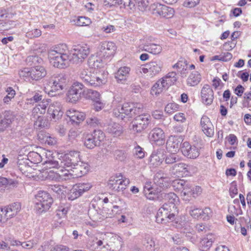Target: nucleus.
I'll return each instance as SVG.
<instances>
[{
    "label": "nucleus",
    "mask_w": 251,
    "mask_h": 251,
    "mask_svg": "<svg viewBox=\"0 0 251 251\" xmlns=\"http://www.w3.org/2000/svg\"><path fill=\"white\" fill-rule=\"evenodd\" d=\"M37 119L35 121L34 125L39 128L48 127L49 126L48 121L41 115L36 116Z\"/></svg>",
    "instance_id": "obj_42"
},
{
    "label": "nucleus",
    "mask_w": 251,
    "mask_h": 251,
    "mask_svg": "<svg viewBox=\"0 0 251 251\" xmlns=\"http://www.w3.org/2000/svg\"><path fill=\"white\" fill-rule=\"evenodd\" d=\"M200 124L202 131L207 136L211 137L214 135V126L208 117L203 116Z\"/></svg>",
    "instance_id": "obj_22"
},
{
    "label": "nucleus",
    "mask_w": 251,
    "mask_h": 251,
    "mask_svg": "<svg viewBox=\"0 0 251 251\" xmlns=\"http://www.w3.org/2000/svg\"><path fill=\"white\" fill-rule=\"evenodd\" d=\"M130 71V68L127 66L119 68L114 74L116 81L119 83H125L129 76Z\"/></svg>",
    "instance_id": "obj_21"
},
{
    "label": "nucleus",
    "mask_w": 251,
    "mask_h": 251,
    "mask_svg": "<svg viewBox=\"0 0 251 251\" xmlns=\"http://www.w3.org/2000/svg\"><path fill=\"white\" fill-rule=\"evenodd\" d=\"M43 175L46 179L50 180L58 181L61 179L60 173L57 172H55L53 170H50L44 172Z\"/></svg>",
    "instance_id": "obj_37"
},
{
    "label": "nucleus",
    "mask_w": 251,
    "mask_h": 251,
    "mask_svg": "<svg viewBox=\"0 0 251 251\" xmlns=\"http://www.w3.org/2000/svg\"><path fill=\"white\" fill-rule=\"evenodd\" d=\"M164 159L162 153L159 151H153L150 156V164L154 167L160 165Z\"/></svg>",
    "instance_id": "obj_34"
},
{
    "label": "nucleus",
    "mask_w": 251,
    "mask_h": 251,
    "mask_svg": "<svg viewBox=\"0 0 251 251\" xmlns=\"http://www.w3.org/2000/svg\"><path fill=\"white\" fill-rule=\"evenodd\" d=\"M201 80V75L198 72H192L187 79V84L190 86L197 85Z\"/></svg>",
    "instance_id": "obj_35"
},
{
    "label": "nucleus",
    "mask_w": 251,
    "mask_h": 251,
    "mask_svg": "<svg viewBox=\"0 0 251 251\" xmlns=\"http://www.w3.org/2000/svg\"><path fill=\"white\" fill-rule=\"evenodd\" d=\"M28 163V161L25 157V154H19L17 165L19 169L23 174H28L31 171V168Z\"/></svg>",
    "instance_id": "obj_25"
},
{
    "label": "nucleus",
    "mask_w": 251,
    "mask_h": 251,
    "mask_svg": "<svg viewBox=\"0 0 251 251\" xmlns=\"http://www.w3.org/2000/svg\"><path fill=\"white\" fill-rule=\"evenodd\" d=\"M89 170V165L87 163L80 161L75 164V165L72 168V176H75V178L81 177L86 174Z\"/></svg>",
    "instance_id": "obj_19"
},
{
    "label": "nucleus",
    "mask_w": 251,
    "mask_h": 251,
    "mask_svg": "<svg viewBox=\"0 0 251 251\" xmlns=\"http://www.w3.org/2000/svg\"><path fill=\"white\" fill-rule=\"evenodd\" d=\"M181 151L184 156L189 158H196L200 155L199 149L195 146H192L187 142L182 143Z\"/></svg>",
    "instance_id": "obj_17"
},
{
    "label": "nucleus",
    "mask_w": 251,
    "mask_h": 251,
    "mask_svg": "<svg viewBox=\"0 0 251 251\" xmlns=\"http://www.w3.org/2000/svg\"><path fill=\"white\" fill-rule=\"evenodd\" d=\"M179 105L175 102L168 103L165 107V111L169 114H172L178 110Z\"/></svg>",
    "instance_id": "obj_48"
},
{
    "label": "nucleus",
    "mask_w": 251,
    "mask_h": 251,
    "mask_svg": "<svg viewBox=\"0 0 251 251\" xmlns=\"http://www.w3.org/2000/svg\"><path fill=\"white\" fill-rule=\"evenodd\" d=\"M41 35V31L38 29H34L26 33V36L32 38L38 37Z\"/></svg>",
    "instance_id": "obj_63"
},
{
    "label": "nucleus",
    "mask_w": 251,
    "mask_h": 251,
    "mask_svg": "<svg viewBox=\"0 0 251 251\" xmlns=\"http://www.w3.org/2000/svg\"><path fill=\"white\" fill-rule=\"evenodd\" d=\"M142 243L147 251H155V243L152 238L150 237L145 238L142 240Z\"/></svg>",
    "instance_id": "obj_40"
},
{
    "label": "nucleus",
    "mask_w": 251,
    "mask_h": 251,
    "mask_svg": "<svg viewBox=\"0 0 251 251\" xmlns=\"http://www.w3.org/2000/svg\"><path fill=\"white\" fill-rule=\"evenodd\" d=\"M21 77L28 80L37 81L44 77L47 75L45 68L41 65L33 66L30 68H25L19 72Z\"/></svg>",
    "instance_id": "obj_4"
},
{
    "label": "nucleus",
    "mask_w": 251,
    "mask_h": 251,
    "mask_svg": "<svg viewBox=\"0 0 251 251\" xmlns=\"http://www.w3.org/2000/svg\"><path fill=\"white\" fill-rule=\"evenodd\" d=\"M100 75L97 72H92L88 69H85L81 71L79 75L86 85L97 87L104 84L106 81L103 76L101 77Z\"/></svg>",
    "instance_id": "obj_5"
},
{
    "label": "nucleus",
    "mask_w": 251,
    "mask_h": 251,
    "mask_svg": "<svg viewBox=\"0 0 251 251\" xmlns=\"http://www.w3.org/2000/svg\"><path fill=\"white\" fill-rule=\"evenodd\" d=\"M174 119L176 122L181 123H185L186 121V117L185 114L180 112L176 114L174 116Z\"/></svg>",
    "instance_id": "obj_62"
},
{
    "label": "nucleus",
    "mask_w": 251,
    "mask_h": 251,
    "mask_svg": "<svg viewBox=\"0 0 251 251\" xmlns=\"http://www.w3.org/2000/svg\"><path fill=\"white\" fill-rule=\"evenodd\" d=\"M91 23L90 19L85 17H80L78 18L76 24L78 26L88 25Z\"/></svg>",
    "instance_id": "obj_58"
},
{
    "label": "nucleus",
    "mask_w": 251,
    "mask_h": 251,
    "mask_svg": "<svg viewBox=\"0 0 251 251\" xmlns=\"http://www.w3.org/2000/svg\"><path fill=\"white\" fill-rule=\"evenodd\" d=\"M43 59L36 55H30L26 59V62L30 66H37V64H41L43 62Z\"/></svg>",
    "instance_id": "obj_46"
},
{
    "label": "nucleus",
    "mask_w": 251,
    "mask_h": 251,
    "mask_svg": "<svg viewBox=\"0 0 251 251\" xmlns=\"http://www.w3.org/2000/svg\"><path fill=\"white\" fill-rule=\"evenodd\" d=\"M88 214L90 218L93 221H98L102 219L101 215L94 208H90L88 210Z\"/></svg>",
    "instance_id": "obj_50"
},
{
    "label": "nucleus",
    "mask_w": 251,
    "mask_h": 251,
    "mask_svg": "<svg viewBox=\"0 0 251 251\" xmlns=\"http://www.w3.org/2000/svg\"><path fill=\"white\" fill-rule=\"evenodd\" d=\"M106 131L114 136H119L123 133L122 126L114 122L109 123L105 129Z\"/></svg>",
    "instance_id": "obj_29"
},
{
    "label": "nucleus",
    "mask_w": 251,
    "mask_h": 251,
    "mask_svg": "<svg viewBox=\"0 0 251 251\" xmlns=\"http://www.w3.org/2000/svg\"><path fill=\"white\" fill-rule=\"evenodd\" d=\"M116 50L115 44L112 42L104 41L100 43L97 48V55L99 57L100 60L94 58V66L99 67V64L102 61V59L109 58L113 56Z\"/></svg>",
    "instance_id": "obj_2"
},
{
    "label": "nucleus",
    "mask_w": 251,
    "mask_h": 251,
    "mask_svg": "<svg viewBox=\"0 0 251 251\" xmlns=\"http://www.w3.org/2000/svg\"><path fill=\"white\" fill-rule=\"evenodd\" d=\"M190 166L183 163L175 164L172 167L173 173L179 176H187L190 174Z\"/></svg>",
    "instance_id": "obj_24"
},
{
    "label": "nucleus",
    "mask_w": 251,
    "mask_h": 251,
    "mask_svg": "<svg viewBox=\"0 0 251 251\" xmlns=\"http://www.w3.org/2000/svg\"><path fill=\"white\" fill-rule=\"evenodd\" d=\"M45 165H46V167L50 169L54 168L59 169L60 168V161H58L53 159H51L49 158L45 162Z\"/></svg>",
    "instance_id": "obj_52"
},
{
    "label": "nucleus",
    "mask_w": 251,
    "mask_h": 251,
    "mask_svg": "<svg viewBox=\"0 0 251 251\" xmlns=\"http://www.w3.org/2000/svg\"><path fill=\"white\" fill-rule=\"evenodd\" d=\"M15 116L10 111H5L4 113V118L0 122V126L1 129L7 127L14 121Z\"/></svg>",
    "instance_id": "obj_32"
},
{
    "label": "nucleus",
    "mask_w": 251,
    "mask_h": 251,
    "mask_svg": "<svg viewBox=\"0 0 251 251\" xmlns=\"http://www.w3.org/2000/svg\"><path fill=\"white\" fill-rule=\"evenodd\" d=\"M50 64L54 67L63 69L72 62L70 51L66 44H59L51 50L49 53Z\"/></svg>",
    "instance_id": "obj_1"
},
{
    "label": "nucleus",
    "mask_w": 251,
    "mask_h": 251,
    "mask_svg": "<svg viewBox=\"0 0 251 251\" xmlns=\"http://www.w3.org/2000/svg\"><path fill=\"white\" fill-rule=\"evenodd\" d=\"M80 160L79 152L72 151L64 155L61 159H59L60 168H70L72 169L75 164Z\"/></svg>",
    "instance_id": "obj_13"
},
{
    "label": "nucleus",
    "mask_w": 251,
    "mask_h": 251,
    "mask_svg": "<svg viewBox=\"0 0 251 251\" xmlns=\"http://www.w3.org/2000/svg\"><path fill=\"white\" fill-rule=\"evenodd\" d=\"M165 78L160 79L153 85L151 92L152 95L158 96L171 85V82Z\"/></svg>",
    "instance_id": "obj_18"
},
{
    "label": "nucleus",
    "mask_w": 251,
    "mask_h": 251,
    "mask_svg": "<svg viewBox=\"0 0 251 251\" xmlns=\"http://www.w3.org/2000/svg\"><path fill=\"white\" fill-rule=\"evenodd\" d=\"M38 244V241L36 239L30 240L26 242H22L21 247L23 249H31L35 247Z\"/></svg>",
    "instance_id": "obj_54"
},
{
    "label": "nucleus",
    "mask_w": 251,
    "mask_h": 251,
    "mask_svg": "<svg viewBox=\"0 0 251 251\" xmlns=\"http://www.w3.org/2000/svg\"><path fill=\"white\" fill-rule=\"evenodd\" d=\"M174 13L175 11L173 8L163 4L160 17L169 19L173 17Z\"/></svg>",
    "instance_id": "obj_41"
},
{
    "label": "nucleus",
    "mask_w": 251,
    "mask_h": 251,
    "mask_svg": "<svg viewBox=\"0 0 251 251\" xmlns=\"http://www.w3.org/2000/svg\"><path fill=\"white\" fill-rule=\"evenodd\" d=\"M150 75L153 76L160 73L163 67V63L160 60H152L148 63Z\"/></svg>",
    "instance_id": "obj_27"
},
{
    "label": "nucleus",
    "mask_w": 251,
    "mask_h": 251,
    "mask_svg": "<svg viewBox=\"0 0 251 251\" xmlns=\"http://www.w3.org/2000/svg\"><path fill=\"white\" fill-rule=\"evenodd\" d=\"M182 138L174 137L167 142V149L171 152H177L181 147Z\"/></svg>",
    "instance_id": "obj_28"
},
{
    "label": "nucleus",
    "mask_w": 251,
    "mask_h": 251,
    "mask_svg": "<svg viewBox=\"0 0 251 251\" xmlns=\"http://www.w3.org/2000/svg\"><path fill=\"white\" fill-rule=\"evenodd\" d=\"M114 157L117 160L124 161L127 157V153L125 151L116 150L114 151Z\"/></svg>",
    "instance_id": "obj_49"
},
{
    "label": "nucleus",
    "mask_w": 251,
    "mask_h": 251,
    "mask_svg": "<svg viewBox=\"0 0 251 251\" xmlns=\"http://www.w3.org/2000/svg\"><path fill=\"white\" fill-rule=\"evenodd\" d=\"M163 4L159 3H154L150 6L151 13L156 16H160Z\"/></svg>",
    "instance_id": "obj_47"
},
{
    "label": "nucleus",
    "mask_w": 251,
    "mask_h": 251,
    "mask_svg": "<svg viewBox=\"0 0 251 251\" xmlns=\"http://www.w3.org/2000/svg\"><path fill=\"white\" fill-rule=\"evenodd\" d=\"M212 210L208 207H206L201 211V218L203 220H209L212 216Z\"/></svg>",
    "instance_id": "obj_55"
},
{
    "label": "nucleus",
    "mask_w": 251,
    "mask_h": 251,
    "mask_svg": "<svg viewBox=\"0 0 251 251\" xmlns=\"http://www.w3.org/2000/svg\"><path fill=\"white\" fill-rule=\"evenodd\" d=\"M72 62H82L90 53V49L87 45H77L74 47L70 52Z\"/></svg>",
    "instance_id": "obj_10"
},
{
    "label": "nucleus",
    "mask_w": 251,
    "mask_h": 251,
    "mask_svg": "<svg viewBox=\"0 0 251 251\" xmlns=\"http://www.w3.org/2000/svg\"><path fill=\"white\" fill-rule=\"evenodd\" d=\"M202 102L206 105H211L214 99V92L208 84H205L201 90Z\"/></svg>",
    "instance_id": "obj_20"
},
{
    "label": "nucleus",
    "mask_w": 251,
    "mask_h": 251,
    "mask_svg": "<svg viewBox=\"0 0 251 251\" xmlns=\"http://www.w3.org/2000/svg\"><path fill=\"white\" fill-rule=\"evenodd\" d=\"M143 112V105L139 103H125L119 110L122 119L125 117V115L129 118H132L137 115L141 114Z\"/></svg>",
    "instance_id": "obj_7"
},
{
    "label": "nucleus",
    "mask_w": 251,
    "mask_h": 251,
    "mask_svg": "<svg viewBox=\"0 0 251 251\" xmlns=\"http://www.w3.org/2000/svg\"><path fill=\"white\" fill-rule=\"evenodd\" d=\"M72 169H70V170L65 169V171H63V168H60L59 172H61V174H60L61 179L66 180L75 178V176L71 175L72 174Z\"/></svg>",
    "instance_id": "obj_53"
},
{
    "label": "nucleus",
    "mask_w": 251,
    "mask_h": 251,
    "mask_svg": "<svg viewBox=\"0 0 251 251\" xmlns=\"http://www.w3.org/2000/svg\"><path fill=\"white\" fill-rule=\"evenodd\" d=\"M61 104L59 102L55 101L51 103L48 109L47 114L50 118L54 121L59 120L63 115Z\"/></svg>",
    "instance_id": "obj_16"
},
{
    "label": "nucleus",
    "mask_w": 251,
    "mask_h": 251,
    "mask_svg": "<svg viewBox=\"0 0 251 251\" xmlns=\"http://www.w3.org/2000/svg\"><path fill=\"white\" fill-rule=\"evenodd\" d=\"M137 7L141 11H145L148 7V0H135Z\"/></svg>",
    "instance_id": "obj_57"
},
{
    "label": "nucleus",
    "mask_w": 251,
    "mask_h": 251,
    "mask_svg": "<svg viewBox=\"0 0 251 251\" xmlns=\"http://www.w3.org/2000/svg\"><path fill=\"white\" fill-rule=\"evenodd\" d=\"M160 196L162 199L166 201L165 203H168L171 208L176 210V204L178 203L179 199L176 194L173 192L166 193L160 192Z\"/></svg>",
    "instance_id": "obj_23"
},
{
    "label": "nucleus",
    "mask_w": 251,
    "mask_h": 251,
    "mask_svg": "<svg viewBox=\"0 0 251 251\" xmlns=\"http://www.w3.org/2000/svg\"><path fill=\"white\" fill-rule=\"evenodd\" d=\"M214 237L212 234L206 235V237L202 238L200 241L199 247L202 251H207L209 249L214 242Z\"/></svg>",
    "instance_id": "obj_30"
},
{
    "label": "nucleus",
    "mask_w": 251,
    "mask_h": 251,
    "mask_svg": "<svg viewBox=\"0 0 251 251\" xmlns=\"http://www.w3.org/2000/svg\"><path fill=\"white\" fill-rule=\"evenodd\" d=\"M201 209L198 208H191V209L189 210V214L194 218L196 219L200 217H201Z\"/></svg>",
    "instance_id": "obj_64"
},
{
    "label": "nucleus",
    "mask_w": 251,
    "mask_h": 251,
    "mask_svg": "<svg viewBox=\"0 0 251 251\" xmlns=\"http://www.w3.org/2000/svg\"><path fill=\"white\" fill-rule=\"evenodd\" d=\"M35 209L38 213L48 210L53 202L50 195L44 191H40L35 196Z\"/></svg>",
    "instance_id": "obj_3"
},
{
    "label": "nucleus",
    "mask_w": 251,
    "mask_h": 251,
    "mask_svg": "<svg viewBox=\"0 0 251 251\" xmlns=\"http://www.w3.org/2000/svg\"><path fill=\"white\" fill-rule=\"evenodd\" d=\"M186 182L183 179H175L172 182V186L174 190L180 192Z\"/></svg>",
    "instance_id": "obj_51"
},
{
    "label": "nucleus",
    "mask_w": 251,
    "mask_h": 251,
    "mask_svg": "<svg viewBox=\"0 0 251 251\" xmlns=\"http://www.w3.org/2000/svg\"><path fill=\"white\" fill-rule=\"evenodd\" d=\"M91 135L93 137L99 146L100 145V142L103 141L105 138L104 133L100 130H95Z\"/></svg>",
    "instance_id": "obj_45"
},
{
    "label": "nucleus",
    "mask_w": 251,
    "mask_h": 251,
    "mask_svg": "<svg viewBox=\"0 0 251 251\" xmlns=\"http://www.w3.org/2000/svg\"><path fill=\"white\" fill-rule=\"evenodd\" d=\"M84 145L88 149H93L96 146H99V145L91 134L86 135L84 141Z\"/></svg>",
    "instance_id": "obj_44"
},
{
    "label": "nucleus",
    "mask_w": 251,
    "mask_h": 251,
    "mask_svg": "<svg viewBox=\"0 0 251 251\" xmlns=\"http://www.w3.org/2000/svg\"><path fill=\"white\" fill-rule=\"evenodd\" d=\"M68 82V79L66 75L64 74H57L50 81V90L49 94L51 95L50 92L61 91L66 88Z\"/></svg>",
    "instance_id": "obj_11"
},
{
    "label": "nucleus",
    "mask_w": 251,
    "mask_h": 251,
    "mask_svg": "<svg viewBox=\"0 0 251 251\" xmlns=\"http://www.w3.org/2000/svg\"><path fill=\"white\" fill-rule=\"evenodd\" d=\"M84 85L77 81L74 82L67 94V97L69 102L75 103L81 98V94L82 92Z\"/></svg>",
    "instance_id": "obj_14"
},
{
    "label": "nucleus",
    "mask_w": 251,
    "mask_h": 251,
    "mask_svg": "<svg viewBox=\"0 0 251 251\" xmlns=\"http://www.w3.org/2000/svg\"><path fill=\"white\" fill-rule=\"evenodd\" d=\"M175 209L171 208L169 204L164 203L158 210L156 215V221L160 224H166L173 221L175 219L174 211Z\"/></svg>",
    "instance_id": "obj_6"
},
{
    "label": "nucleus",
    "mask_w": 251,
    "mask_h": 251,
    "mask_svg": "<svg viewBox=\"0 0 251 251\" xmlns=\"http://www.w3.org/2000/svg\"><path fill=\"white\" fill-rule=\"evenodd\" d=\"M174 68H176L180 73L181 76H186L185 71L187 70L188 67L186 61H179L173 66Z\"/></svg>",
    "instance_id": "obj_39"
},
{
    "label": "nucleus",
    "mask_w": 251,
    "mask_h": 251,
    "mask_svg": "<svg viewBox=\"0 0 251 251\" xmlns=\"http://www.w3.org/2000/svg\"><path fill=\"white\" fill-rule=\"evenodd\" d=\"M129 184V179L123 177L121 174H119L110 177L107 186L112 190L121 192L126 189Z\"/></svg>",
    "instance_id": "obj_8"
},
{
    "label": "nucleus",
    "mask_w": 251,
    "mask_h": 251,
    "mask_svg": "<svg viewBox=\"0 0 251 251\" xmlns=\"http://www.w3.org/2000/svg\"><path fill=\"white\" fill-rule=\"evenodd\" d=\"M21 205L20 203L16 202L5 206V216L7 219H10L15 217L20 211Z\"/></svg>",
    "instance_id": "obj_26"
},
{
    "label": "nucleus",
    "mask_w": 251,
    "mask_h": 251,
    "mask_svg": "<svg viewBox=\"0 0 251 251\" xmlns=\"http://www.w3.org/2000/svg\"><path fill=\"white\" fill-rule=\"evenodd\" d=\"M183 188L180 191L181 196L183 200L189 201L192 196V188L190 183L186 181Z\"/></svg>",
    "instance_id": "obj_33"
},
{
    "label": "nucleus",
    "mask_w": 251,
    "mask_h": 251,
    "mask_svg": "<svg viewBox=\"0 0 251 251\" xmlns=\"http://www.w3.org/2000/svg\"><path fill=\"white\" fill-rule=\"evenodd\" d=\"M144 50L153 54H158L162 50V47L158 44L146 43L143 46Z\"/></svg>",
    "instance_id": "obj_31"
},
{
    "label": "nucleus",
    "mask_w": 251,
    "mask_h": 251,
    "mask_svg": "<svg viewBox=\"0 0 251 251\" xmlns=\"http://www.w3.org/2000/svg\"><path fill=\"white\" fill-rule=\"evenodd\" d=\"M86 123L88 125L93 127H96L100 124L99 120L95 117H92L87 118Z\"/></svg>",
    "instance_id": "obj_61"
},
{
    "label": "nucleus",
    "mask_w": 251,
    "mask_h": 251,
    "mask_svg": "<svg viewBox=\"0 0 251 251\" xmlns=\"http://www.w3.org/2000/svg\"><path fill=\"white\" fill-rule=\"evenodd\" d=\"M49 189L58 195L63 194L64 192V187L60 185L55 184L50 185Z\"/></svg>",
    "instance_id": "obj_60"
},
{
    "label": "nucleus",
    "mask_w": 251,
    "mask_h": 251,
    "mask_svg": "<svg viewBox=\"0 0 251 251\" xmlns=\"http://www.w3.org/2000/svg\"><path fill=\"white\" fill-rule=\"evenodd\" d=\"M27 160L34 164H38L41 162L42 157L38 153L35 151H30L25 155Z\"/></svg>",
    "instance_id": "obj_38"
},
{
    "label": "nucleus",
    "mask_w": 251,
    "mask_h": 251,
    "mask_svg": "<svg viewBox=\"0 0 251 251\" xmlns=\"http://www.w3.org/2000/svg\"><path fill=\"white\" fill-rule=\"evenodd\" d=\"M92 187L89 183H78L73 186L68 194V198L73 201L81 196L83 193L88 191Z\"/></svg>",
    "instance_id": "obj_12"
},
{
    "label": "nucleus",
    "mask_w": 251,
    "mask_h": 251,
    "mask_svg": "<svg viewBox=\"0 0 251 251\" xmlns=\"http://www.w3.org/2000/svg\"><path fill=\"white\" fill-rule=\"evenodd\" d=\"M134 154L139 158H143L145 156L143 149L138 145L134 147L133 149Z\"/></svg>",
    "instance_id": "obj_59"
},
{
    "label": "nucleus",
    "mask_w": 251,
    "mask_h": 251,
    "mask_svg": "<svg viewBox=\"0 0 251 251\" xmlns=\"http://www.w3.org/2000/svg\"><path fill=\"white\" fill-rule=\"evenodd\" d=\"M149 139L152 143L162 145L165 143V136L163 130L159 127L153 128L149 134Z\"/></svg>",
    "instance_id": "obj_15"
},
{
    "label": "nucleus",
    "mask_w": 251,
    "mask_h": 251,
    "mask_svg": "<svg viewBox=\"0 0 251 251\" xmlns=\"http://www.w3.org/2000/svg\"><path fill=\"white\" fill-rule=\"evenodd\" d=\"M7 95L3 99V101L5 104H8L14 99L16 95L15 91L11 87H8L6 90Z\"/></svg>",
    "instance_id": "obj_43"
},
{
    "label": "nucleus",
    "mask_w": 251,
    "mask_h": 251,
    "mask_svg": "<svg viewBox=\"0 0 251 251\" xmlns=\"http://www.w3.org/2000/svg\"><path fill=\"white\" fill-rule=\"evenodd\" d=\"M131 123L130 130L136 133H141L146 129L151 122V116L148 114H138Z\"/></svg>",
    "instance_id": "obj_9"
},
{
    "label": "nucleus",
    "mask_w": 251,
    "mask_h": 251,
    "mask_svg": "<svg viewBox=\"0 0 251 251\" xmlns=\"http://www.w3.org/2000/svg\"><path fill=\"white\" fill-rule=\"evenodd\" d=\"M87 95L89 99H91L94 101L100 100V93L96 91L88 89L87 90Z\"/></svg>",
    "instance_id": "obj_56"
},
{
    "label": "nucleus",
    "mask_w": 251,
    "mask_h": 251,
    "mask_svg": "<svg viewBox=\"0 0 251 251\" xmlns=\"http://www.w3.org/2000/svg\"><path fill=\"white\" fill-rule=\"evenodd\" d=\"M47 103L46 101H42L40 104L34 107L32 110V115L34 118L38 115H41L45 114L47 106Z\"/></svg>",
    "instance_id": "obj_36"
}]
</instances>
